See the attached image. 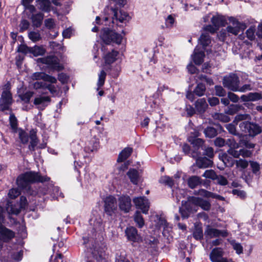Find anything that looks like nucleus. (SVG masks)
I'll use <instances>...</instances> for the list:
<instances>
[{"label":"nucleus","mask_w":262,"mask_h":262,"mask_svg":"<svg viewBox=\"0 0 262 262\" xmlns=\"http://www.w3.org/2000/svg\"><path fill=\"white\" fill-rule=\"evenodd\" d=\"M201 183V179L198 176H192L188 180L189 187L193 189Z\"/></svg>","instance_id":"nucleus-32"},{"label":"nucleus","mask_w":262,"mask_h":262,"mask_svg":"<svg viewBox=\"0 0 262 262\" xmlns=\"http://www.w3.org/2000/svg\"><path fill=\"white\" fill-rule=\"evenodd\" d=\"M211 22L213 26L219 29L220 27L225 25L226 19L223 16H213L211 18Z\"/></svg>","instance_id":"nucleus-26"},{"label":"nucleus","mask_w":262,"mask_h":262,"mask_svg":"<svg viewBox=\"0 0 262 262\" xmlns=\"http://www.w3.org/2000/svg\"><path fill=\"white\" fill-rule=\"evenodd\" d=\"M9 121L12 128L15 129L17 126V119L14 115L11 112L10 114Z\"/></svg>","instance_id":"nucleus-50"},{"label":"nucleus","mask_w":262,"mask_h":262,"mask_svg":"<svg viewBox=\"0 0 262 262\" xmlns=\"http://www.w3.org/2000/svg\"><path fill=\"white\" fill-rule=\"evenodd\" d=\"M223 250L220 248H216L212 250L210 254V258L212 262H214L222 258Z\"/></svg>","instance_id":"nucleus-28"},{"label":"nucleus","mask_w":262,"mask_h":262,"mask_svg":"<svg viewBox=\"0 0 262 262\" xmlns=\"http://www.w3.org/2000/svg\"><path fill=\"white\" fill-rule=\"evenodd\" d=\"M20 194V191L17 188H12L9 190L8 195L11 199H15Z\"/></svg>","instance_id":"nucleus-56"},{"label":"nucleus","mask_w":262,"mask_h":262,"mask_svg":"<svg viewBox=\"0 0 262 262\" xmlns=\"http://www.w3.org/2000/svg\"><path fill=\"white\" fill-rule=\"evenodd\" d=\"M45 50L41 47L35 46L31 48V53L35 56L42 55L45 53Z\"/></svg>","instance_id":"nucleus-43"},{"label":"nucleus","mask_w":262,"mask_h":262,"mask_svg":"<svg viewBox=\"0 0 262 262\" xmlns=\"http://www.w3.org/2000/svg\"><path fill=\"white\" fill-rule=\"evenodd\" d=\"M127 174L133 183L134 184L138 183L139 175L137 170L134 169H130Z\"/></svg>","instance_id":"nucleus-34"},{"label":"nucleus","mask_w":262,"mask_h":262,"mask_svg":"<svg viewBox=\"0 0 262 262\" xmlns=\"http://www.w3.org/2000/svg\"><path fill=\"white\" fill-rule=\"evenodd\" d=\"M182 207H180L179 212L183 219H187L191 214L196 212L198 207L194 203V196L190 198L187 201L182 202Z\"/></svg>","instance_id":"nucleus-3"},{"label":"nucleus","mask_w":262,"mask_h":262,"mask_svg":"<svg viewBox=\"0 0 262 262\" xmlns=\"http://www.w3.org/2000/svg\"><path fill=\"white\" fill-rule=\"evenodd\" d=\"M239 83L238 77L233 73L224 76L223 79V84L224 87L234 92L237 91Z\"/></svg>","instance_id":"nucleus-6"},{"label":"nucleus","mask_w":262,"mask_h":262,"mask_svg":"<svg viewBox=\"0 0 262 262\" xmlns=\"http://www.w3.org/2000/svg\"><path fill=\"white\" fill-rule=\"evenodd\" d=\"M37 62L46 64L51 69L60 71L63 69V67L59 63V59L55 56L39 58L37 59Z\"/></svg>","instance_id":"nucleus-5"},{"label":"nucleus","mask_w":262,"mask_h":262,"mask_svg":"<svg viewBox=\"0 0 262 262\" xmlns=\"http://www.w3.org/2000/svg\"><path fill=\"white\" fill-rule=\"evenodd\" d=\"M215 94L217 96L222 97L226 95V91L220 85H216L215 86Z\"/></svg>","instance_id":"nucleus-58"},{"label":"nucleus","mask_w":262,"mask_h":262,"mask_svg":"<svg viewBox=\"0 0 262 262\" xmlns=\"http://www.w3.org/2000/svg\"><path fill=\"white\" fill-rule=\"evenodd\" d=\"M19 137L22 143L27 144L28 143L29 136L26 132L21 130L19 133Z\"/></svg>","instance_id":"nucleus-53"},{"label":"nucleus","mask_w":262,"mask_h":262,"mask_svg":"<svg viewBox=\"0 0 262 262\" xmlns=\"http://www.w3.org/2000/svg\"><path fill=\"white\" fill-rule=\"evenodd\" d=\"M225 127L230 134L234 135H236V128L234 124L232 123L226 124Z\"/></svg>","instance_id":"nucleus-64"},{"label":"nucleus","mask_w":262,"mask_h":262,"mask_svg":"<svg viewBox=\"0 0 262 262\" xmlns=\"http://www.w3.org/2000/svg\"><path fill=\"white\" fill-rule=\"evenodd\" d=\"M189 141L193 145L194 150L198 151L199 148L203 149L204 141L203 139L201 138H194L189 139Z\"/></svg>","instance_id":"nucleus-29"},{"label":"nucleus","mask_w":262,"mask_h":262,"mask_svg":"<svg viewBox=\"0 0 262 262\" xmlns=\"http://www.w3.org/2000/svg\"><path fill=\"white\" fill-rule=\"evenodd\" d=\"M230 244L238 254H240L243 252V248L240 243H237L235 240L233 239L230 241Z\"/></svg>","instance_id":"nucleus-41"},{"label":"nucleus","mask_w":262,"mask_h":262,"mask_svg":"<svg viewBox=\"0 0 262 262\" xmlns=\"http://www.w3.org/2000/svg\"><path fill=\"white\" fill-rule=\"evenodd\" d=\"M7 210L9 214H18L19 213L20 210L19 208L13 207L10 203H8Z\"/></svg>","instance_id":"nucleus-49"},{"label":"nucleus","mask_w":262,"mask_h":262,"mask_svg":"<svg viewBox=\"0 0 262 262\" xmlns=\"http://www.w3.org/2000/svg\"><path fill=\"white\" fill-rule=\"evenodd\" d=\"M239 126L242 132L248 133L251 136H255L261 132V128L260 126L248 121L241 122Z\"/></svg>","instance_id":"nucleus-7"},{"label":"nucleus","mask_w":262,"mask_h":262,"mask_svg":"<svg viewBox=\"0 0 262 262\" xmlns=\"http://www.w3.org/2000/svg\"><path fill=\"white\" fill-rule=\"evenodd\" d=\"M49 179L47 177L41 176L38 172L28 171L20 174L17 178L16 183L18 187L25 189L28 193L34 195L36 192L31 190L30 184L36 182L48 181Z\"/></svg>","instance_id":"nucleus-1"},{"label":"nucleus","mask_w":262,"mask_h":262,"mask_svg":"<svg viewBox=\"0 0 262 262\" xmlns=\"http://www.w3.org/2000/svg\"><path fill=\"white\" fill-rule=\"evenodd\" d=\"M183 151L186 155H188L193 158H196L200 154L197 151L193 150H191L190 147L187 144H185L183 145L182 147Z\"/></svg>","instance_id":"nucleus-30"},{"label":"nucleus","mask_w":262,"mask_h":262,"mask_svg":"<svg viewBox=\"0 0 262 262\" xmlns=\"http://www.w3.org/2000/svg\"><path fill=\"white\" fill-rule=\"evenodd\" d=\"M215 180H216V183L220 185L225 186L228 184L227 179L221 175H216V178H215Z\"/></svg>","instance_id":"nucleus-48"},{"label":"nucleus","mask_w":262,"mask_h":262,"mask_svg":"<svg viewBox=\"0 0 262 262\" xmlns=\"http://www.w3.org/2000/svg\"><path fill=\"white\" fill-rule=\"evenodd\" d=\"M194 203L196 204L197 207H200L203 210L208 211L211 208L210 203L201 198L194 196Z\"/></svg>","instance_id":"nucleus-23"},{"label":"nucleus","mask_w":262,"mask_h":262,"mask_svg":"<svg viewBox=\"0 0 262 262\" xmlns=\"http://www.w3.org/2000/svg\"><path fill=\"white\" fill-rule=\"evenodd\" d=\"M104 202V210L108 215H112L117 209V200L112 195L105 198Z\"/></svg>","instance_id":"nucleus-9"},{"label":"nucleus","mask_w":262,"mask_h":262,"mask_svg":"<svg viewBox=\"0 0 262 262\" xmlns=\"http://www.w3.org/2000/svg\"><path fill=\"white\" fill-rule=\"evenodd\" d=\"M230 21L231 24L226 28L227 32L228 33L237 35L243 29L242 24L234 18H230Z\"/></svg>","instance_id":"nucleus-13"},{"label":"nucleus","mask_w":262,"mask_h":262,"mask_svg":"<svg viewBox=\"0 0 262 262\" xmlns=\"http://www.w3.org/2000/svg\"><path fill=\"white\" fill-rule=\"evenodd\" d=\"M206 91V87L204 84L202 83H199L193 91V93L196 96L201 97L204 95Z\"/></svg>","instance_id":"nucleus-38"},{"label":"nucleus","mask_w":262,"mask_h":262,"mask_svg":"<svg viewBox=\"0 0 262 262\" xmlns=\"http://www.w3.org/2000/svg\"><path fill=\"white\" fill-rule=\"evenodd\" d=\"M37 8L42 11L49 12L51 10V2L49 0H36Z\"/></svg>","instance_id":"nucleus-24"},{"label":"nucleus","mask_w":262,"mask_h":262,"mask_svg":"<svg viewBox=\"0 0 262 262\" xmlns=\"http://www.w3.org/2000/svg\"><path fill=\"white\" fill-rule=\"evenodd\" d=\"M214 143L216 146L221 147L226 144V141L223 138L218 137L214 140Z\"/></svg>","instance_id":"nucleus-61"},{"label":"nucleus","mask_w":262,"mask_h":262,"mask_svg":"<svg viewBox=\"0 0 262 262\" xmlns=\"http://www.w3.org/2000/svg\"><path fill=\"white\" fill-rule=\"evenodd\" d=\"M33 80L43 79L44 81L50 82L55 83L57 82V79L50 75H49L43 72H35L31 76Z\"/></svg>","instance_id":"nucleus-17"},{"label":"nucleus","mask_w":262,"mask_h":262,"mask_svg":"<svg viewBox=\"0 0 262 262\" xmlns=\"http://www.w3.org/2000/svg\"><path fill=\"white\" fill-rule=\"evenodd\" d=\"M133 202L138 209L142 210V212L147 214L149 208L148 200L144 196L137 197L133 199Z\"/></svg>","instance_id":"nucleus-11"},{"label":"nucleus","mask_w":262,"mask_h":262,"mask_svg":"<svg viewBox=\"0 0 262 262\" xmlns=\"http://www.w3.org/2000/svg\"><path fill=\"white\" fill-rule=\"evenodd\" d=\"M205 235L209 238L216 237L220 236L227 237L228 236V232L226 230H220L207 225L205 231Z\"/></svg>","instance_id":"nucleus-12"},{"label":"nucleus","mask_w":262,"mask_h":262,"mask_svg":"<svg viewBox=\"0 0 262 262\" xmlns=\"http://www.w3.org/2000/svg\"><path fill=\"white\" fill-rule=\"evenodd\" d=\"M204 133L206 137L212 138L216 136L217 130L213 127H208L204 130Z\"/></svg>","instance_id":"nucleus-39"},{"label":"nucleus","mask_w":262,"mask_h":262,"mask_svg":"<svg viewBox=\"0 0 262 262\" xmlns=\"http://www.w3.org/2000/svg\"><path fill=\"white\" fill-rule=\"evenodd\" d=\"M4 209L0 206V250L2 249L3 243L9 242L15 236V233L3 225L4 223Z\"/></svg>","instance_id":"nucleus-2"},{"label":"nucleus","mask_w":262,"mask_h":262,"mask_svg":"<svg viewBox=\"0 0 262 262\" xmlns=\"http://www.w3.org/2000/svg\"><path fill=\"white\" fill-rule=\"evenodd\" d=\"M43 16V14L41 13L33 14L31 17L33 26L36 28L39 27L42 24Z\"/></svg>","instance_id":"nucleus-25"},{"label":"nucleus","mask_w":262,"mask_h":262,"mask_svg":"<svg viewBox=\"0 0 262 262\" xmlns=\"http://www.w3.org/2000/svg\"><path fill=\"white\" fill-rule=\"evenodd\" d=\"M134 221L137 224L139 228H142L144 225V221L141 213L137 211L134 215Z\"/></svg>","instance_id":"nucleus-37"},{"label":"nucleus","mask_w":262,"mask_h":262,"mask_svg":"<svg viewBox=\"0 0 262 262\" xmlns=\"http://www.w3.org/2000/svg\"><path fill=\"white\" fill-rule=\"evenodd\" d=\"M29 22L27 20L23 19L21 21L19 25L20 31L23 32L29 28Z\"/></svg>","instance_id":"nucleus-59"},{"label":"nucleus","mask_w":262,"mask_h":262,"mask_svg":"<svg viewBox=\"0 0 262 262\" xmlns=\"http://www.w3.org/2000/svg\"><path fill=\"white\" fill-rule=\"evenodd\" d=\"M233 194L237 195L241 199H244L246 196V193L242 190L234 189L232 190Z\"/></svg>","instance_id":"nucleus-54"},{"label":"nucleus","mask_w":262,"mask_h":262,"mask_svg":"<svg viewBox=\"0 0 262 262\" xmlns=\"http://www.w3.org/2000/svg\"><path fill=\"white\" fill-rule=\"evenodd\" d=\"M101 38L103 41L107 45H109L111 42L120 44L123 37L121 35L113 30L106 29L103 30V33L101 35Z\"/></svg>","instance_id":"nucleus-4"},{"label":"nucleus","mask_w":262,"mask_h":262,"mask_svg":"<svg viewBox=\"0 0 262 262\" xmlns=\"http://www.w3.org/2000/svg\"><path fill=\"white\" fill-rule=\"evenodd\" d=\"M195 164L199 168H206L211 167L213 162L206 157H199L196 159Z\"/></svg>","instance_id":"nucleus-20"},{"label":"nucleus","mask_w":262,"mask_h":262,"mask_svg":"<svg viewBox=\"0 0 262 262\" xmlns=\"http://www.w3.org/2000/svg\"><path fill=\"white\" fill-rule=\"evenodd\" d=\"M159 182L161 184L167 185L171 187L173 185V181L171 178L168 176H163L159 179Z\"/></svg>","instance_id":"nucleus-44"},{"label":"nucleus","mask_w":262,"mask_h":262,"mask_svg":"<svg viewBox=\"0 0 262 262\" xmlns=\"http://www.w3.org/2000/svg\"><path fill=\"white\" fill-rule=\"evenodd\" d=\"M246 34L247 37L250 40H253L254 39L255 37L254 33H255V29L253 27L249 28L247 31H246Z\"/></svg>","instance_id":"nucleus-63"},{"label":"nucleus","mask_w":262,"mask_h":262,"mask_svg":"<svg viewBox=\"0 0 262 262\" xmlns=\"http://www.w3.org/2000/svg\"><path fill=\"white\" fill-rule=\"evenodd\" d=\"M125 234L128 240L134 242H140L142 238L138 233L137 230L134 227H127L125 231Z\"/></svg>","instance_id":"nucleus-15"},{"label":"nucleus","mask_w":262,"mask_h":262,"mask_svg":"<svg viewBox=\"0 0 262 262\" xmlns=\"http://www.w3.org/2000/svg\"><path fill=\"white\" fill-rule=\"evenodd\" d=\"M119 207L125 212H128L130 210L132 204L131 199L128 196L123 195L119 199Z\"/></svg>","instance_id":"nucleus-16"},{"label":"nucleus","mask_w":262,"mask_h":262,"mask_svg":"<svg viewBox=\"0 0 262 262\" xmlns=\"http://www.w3.org/2000/svg\"><path fill=\"white\" fill-rule=\"evenodd\" d=\"M33 93L32 92H27L20 96L21 99L25 102H29L30 98L33 96Z\"/></svg>","instance_id":"nucleus-57"},{"label":"nucleus","mask_w":262,"mask_h":262,"mask_svg":"<svg viewBox=\"0 0 262 262\" xmlns=\"http://www.w3.org/2000/svg\"><path fill=\"white\" fill-rule=\"evenodd\" d=\"M221 159L227 167H231L234 164V160L226 154H224L221 156Z\"/></svg>","instance_id":"nucleus-36"},{"label":"nucleus","mask_w":262,"mask_h":262,"mask_svg":"<svg viewBox=\"0 0 262 262\" xmlns=\"http://www.w3.org/2000/svg\"><path fill=\"white\" fill-rule=\"evenodd\" d=\"M242 107V106L238 104H231L229 107L228 113L230 115H233L239 111Z\"/></svg>","instance_id":"nucleus-46"},{"label":"nucleus","mask_w":262,"mask_h":262,"mask_svg":"<svg viewBox=\"0 0 262 262\" xmlns=\"http://www.w3.org/2000/svg\"><path fill=\"white\" fill-rule=\"evenodd\" d=\"M204 57L205 53L204 51H200L198 47H196L192 55V59L195 64L200 65L203 62Z\"/></svg>","instance_id":"nucleus-21"},{"label":"nucleus","mask_w":262,"mask_h":262,"mask_svg":"<svg viewBox=\"0 0 262 262\" xmlns=\"http://www.w3.org/2000/svg\"><path fill=\"white\" fill-rule=\"evenodd\" d=\"M118 54V52L114 50H112L111 52L107 53L104 56L105 63L110 64L113 63L116 60Z\"/></svg>","instance_id":"nucleus-31"},{"label":"nucleus","mask_w":262,"mask_h":262,"mask_svg":"<svg viewBox=\"0 0 262 262\" xmlns=\"http://www.w3.org/2000/svg\"><path fill=\"white\" fill-rule=\"evenodd\" d=\"M29 38L33 42L40 40L41 38L39 31H31L28 34Z\"/></svg>","instance_id":"nucleus-42"},{"label":"nucleus","mask_w":262,"mask_h":262,"mask_svg":"<svg viewBox=\"0 0 262 262\" xmlns=\"http://www.w3.org/2000/svg\"><path fill=\"white\" fill-rule=\"evenodd\" d=\"M216 175L217 174L213 170L210 169L206 170L202 176L205 178L215 180V178H216Z\"/></svg>","instance_id":"nucleus-45"},{"label":"nucleus","mask_w":262,"mask_h":262,"mask_svg":"<svg viewBox=\"0 0 262 262\" xmlns=\"http://www.w3.org/2000/svg\"><path fill=\"white\" fill-rule=\"evenodd\" d=\"M199 41L204 48L208 46L211 42L209 34L208 33H203L199 38Z\"/></svg>","instance_id":"nucleus-33"},{"label":"nucleus","mask_w":262,"mask_h":262,"mask_svg":"<svg viewBox=\"0 0 262 262\" xmlns=\"http://www.w3.org/2000/svg\"><path fill=\"white\" fill-rule=\"evenodd\" d=\"M193 236L194 238L197 240L202 239L203 236L202 229L200 227L195 228L193 233Z\"/></svg>","instance_id":"nucleus-47"},{"label":"nucleus","mask_w":262,"mask_h":262,"mask_svg":"<svg viewBox=\"0 0 262 262\" xmlns=\"http://www.w3.org/2000/svg\"><path fill=\"white\" fill-rule=\"evenodd\" d=\"M106 76V73L104 70H101L98 74V80L97 82V86L98 88H101L104 84Z\"/></svg>","instance_id":"nucleus-40"},{"label":"nucleus","mask_w":262,"mask_h":262,"mask_svg":"<svg viewBox=\"0 0 262 262\" xmlns=\"http://www.w3.org/2000/svg\"><path fill=\"white\" fill-rule=\"evenodd\" d=\"M36 133V130L34 129L30 131L29 138L30 139V142L29 145V149L30 150L34 151L35 147L38 143L39 140L37 137Z\"/></svg>","instance_id":"nucleus-19"},{"label":"nucleus","mask_w":262,"mask_h":262,"mask_svg":"<svg viewBox=\"0 0 262 262\" xmlns=\"http://www.w3.org/2000/svg\"><path fill=\"white\" fill-rule=\"evenodd\" d=\"M216 116L217 119L223 122H228L230 120V117L226 114L221 113L217 114Z\"/></svg>","instance_id":"nucleus-60"},{"label":"nucleus","mask_w":262,"mask_h":262,"mask_svg":"<svg viewBox=\"0 0 262 262\" xmlns=\"http://www.w3.org/2000/svg\"><path fill=\"white\" fill-rule=\"evenodd\" d=\"M208 107V104L205 98L197 100L195 103V109L199 114H203Z\"/></svg>","instance_id":"nucleus-18"},{"label":"nucleus","mask_w":262,"mask_h":262,"mask_svg":"<svg viewBox=\"0 0 262 262\" xmlns=\"http://www.w3.org/2000/svg\"><path fill=\"white\" fill-rule=\"evenodd\" d=\"M250 163L253 172L255 174H257V172L259 171L260 168L259 164L254 161H250Z\"/></svg>","instance_id":"nucleus-62"},{"label":"nucleus","mask_w":262,"mask_h":262,"mask_svg":"<svg viewBox=\"0 0 262 262\" xmlns=\"http://www.w3.org/2000/svg\"><path fill=\"white\" fill-rule=\"evenodd\" d=\"M199 194L205 198H217L220 200H223V199L222 196L208 191L205 189H200L199 191Z\"/></svg>","instance_id":"nucleus-35"},{"label":"nucleus","mask_w":262,"mask_h":262,"mask_svg":"<svg viewBox=\"0 0 262 262\" xmlns=\"http://www.w3.org/2000/svg\"><path fill=\"white\" fill-rule=\"evenodd\" d=\"M235 162L236 166L237 167H240L242 169H245L248 166V161L244 159H239L238 160H236Z\"/></svg>","instance_id":"nucleus-51"},{"label":"nucleus","mask_w":262,"mask_h":262,"mask_svg":"<svg viewBox=\"0 0 262 262\" xmlns=\"http://www.w3.org/2000/svg\"><path fill=\"white\" fill-rule=\"evenodd\" d=\"M133 152V148L131 147H126L123 149L119 154L117 161L121 162L125 160L131 155Z\"/></svg>","instance_id":"nucleus-27"},{"label":"nucleus","mask_w":262,"mask_h":262,"mask_svg":"<svg viewBox=\"0 0 262 262\" xmlns=\"http://www.w3.org/2000/svg\"><path fill=\"white\" fill-rule=\"evenodd\" d=\"M243 101H255L262 99V96L258 93H249L247 95H243L241 97Z\"/></svg>","instance_id":"nucleus-22"},{"label":"nucleus","mask_w":262,"mask_h":262,"mask_svg":"<svg viewBox=\"0 0 262 262\" xmlns=\"http://www.w3.org/2000/svg\"><path fill=\"white\" fill-rule=\"evenodd\" d=\"M12 102V94L7 86L2 94L0 100V111L4 112L6 110H10V106Z\"/></svg>","instance_id":"nucleus-8"},{"label":"nucleus","mask_w":262,"mask_h":262,"mask_svg":"<svg viewBox=\"0 0 262 262\" xmlns=\"http://www.w3.org/2000/svg\"><path fill=\"white\" fill-rule=\"evenodd\" d=\"M50 102L51 98L49 96L39 95L34 99V104L38 109L43 110Z\"/></svg>","instance_id":"nucleus-14"},{"label":"nucleus","mask_w":262,"mask_h":262,"mask_svg":"<svg viewBox=\"0 0 262 262\" xmlns=\"http://www.w3.org/2000/svg\"><path fill=\"white\" fill-rule=\"evenodd\" d=\"M250 118V116L248 114H238L235 116L234 122L237 123L238 122L242 120H248Z\"/></svg>","instance_id":"nucleus-52"},{"label":"nucleus","mask_w":262,"mask_h":262,"mask_svg":"<svg viewBox=\"0 0 262 262\" xmlns=\"http://www.w3.org/2000/svg\"><path fill=\"white\" fill-rule=\"evenodd\" d=\"M112 11L114 14L113 23H117L118 21L120 23H125L126 21H128L130 18L128 14L123 10H119L118 11L117 9L112 8Z\"/></svg>","instance_id":"nucleus-10"},{"label":"nucleus","mask_w":262,"mask_h":262,"mask_svg":"<svg viewBox=\"0 0 262 262\" xmlns=\"http://www.w3.org/2000/svg\"><path fill=\"white\" fill-rule=\"evenodd\" d=\"M226 144L228 145L230 148H238V143H237L235 140L233 138L228 139L226 141Z\"/></svg>","instance_id":"nucleus-55"}]
</instances>
